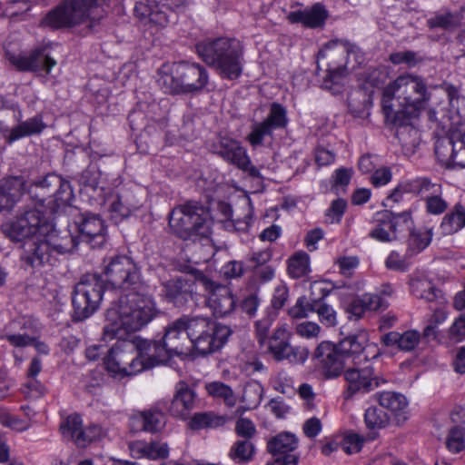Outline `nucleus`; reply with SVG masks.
<instances>
[{
	"mask_svg": "<svg viewBox=\"0 0 465 465\" xmlns=\"http://www.w3.org/2000/svg\"><path fill=\"white\" fill-rule=\"evenodd\" d=\"M153 300L140 291L124 293L106 312L103 339L125 337L147 325L156 315Z\"/></svg>",
	"mask_w": 465,
	"mask_h": 465,
	"instance_id": "obj_1",
	"label": "nucleus"
},
{
	"mask_svg": "<svg viewBox=\"0 0 465 465\" xmlns=\"http://www.w3.org/2000/svg\"><path fill=\"white\" fill-rule=\"evenodd\" d=\"M367 341V334L360 331L337 344L322 341L315 349L313 360L327 378L339 377L349 365H361L367 360V356H362Z\"/></svg>",
	"mask_w": 465,
	"mask_h": 465,
	"instance_id": "obj_2",
	"label": "nucleus"
},
{
	"mask_svg": "<svg viewBox=\"0 0 465 465\" xmlns=\"http://www.w3.org/2000/svg\"><path fill=\"white\" fill-rule=\"evenodd\" d=\"M200 57L214 67L222 78L235 80L242 73V48L239 41L225 37L201 42L196 45Z\"/></svg>",
	"mask_w": 465,
	"mask_h": 465,
	"instance_id": "obj_3",
	"label": "nucleus"
},
{
	"mask_svg": "<svg viewBox=\"0 0 465 465\" xmlns=\"http://www.w3.org/2000/svg\"><path fill=\"white\" fill-rule=\"evenodd\" d=\"M430 99L423 79L413 74H402L391 83L383 91L382 108L385 102L394 104L404 115H418Z\"/></svg>",
	"mask_w": 465,
	"mask_h": 465,
	"instance_id": "obj_4",
	"label": "nucleus"
},
{
	"mask_svg": "<svg viewBox=\"0 0 465 465\" xmlns=\"http://www.w3.org/2000/svg\"><path fill=\"white\" fill-rule=\"evenodd\" d=\"M212 220L209 210L196 201H188L169 214L173 232L183 240L209 242Z\"/></svg>",
	"mask_w": 465,
	"mask_h": 465,
	"instance_id": "obj_5",
	"label": "nucleus"
},
{
	"mask_svg": "<svg viewBox=\"0 0 465 465\" xmlns=\"http://www.w3.org/2000/svg\"><path fill=\"white\" fill-rule=\"evenodd\" d=\"M117 339L104 359L109 372L114 375L130 376L156 366L150 353L142 350V343L145 340L130 341L124 337Z\"/></svg>",
	"mask_w": 465,
	"mask_h": 465,
	"instance_id": "obj_6",
	"label": "nucleus"
},
{
	"mask_svg": "<svg viewBox=\"0 0 465 465\" xmlns=\"http://www.w3.org/2000/svg\"><path fill=\"white\" fill-rule=\"evenodd\" d=\"M191 347L188 315H183L168 324L162 341L147 340L142 343V350L150 353L156 365L168 362L173 356L186 354Z\"/></svg>",
	"mask_w": 465,
	"mask_h": 465,
	"instance_id": "obj_7",
	"label": "nucleus"
},
{
	"mask_svg": "<svg viewBox=\"0 0 465 465\" xmlns=\"http://www.w3.org/2000/svg\"><path fill=\"white\" fill-rule=\"evenodd\" d=\"M188 324L192 347L202 355L219 351L232 334L229 326L207 316L188 315Z\"/></svg>",
	"mask_w": 465,
	"mask_h": 465,
	"instance_id": "obj_8",
	"label": "nucleus"
},
{
	"mask_svg": "<svg viewBox=\"0 0 465 465\" xmlns=\"http://www.w3.org/2000/svg\"><path fill=\"white\" fill-rule=\"evenodd\" d=\"M208 80V73L203 65L180 62L173 65L170 73H163L158 83L166 93L193 94L202 91Z\"/></svg>",
	"mask_w": 465,
	"mask_h": 465,
	"instance_id": "obj_9",
	"label": "nucleus"
},
{
	"mask_svg": "<svg viewBox=\"0 0 465 465\" xmlns=\"http://www.w3.org/2000/svg\"><path fill=\"white\" fill-rule=\"evenodd\" d=\"M97 7V0H66L49 11L41 25L57 30L73 27L86 19L93 21V14Z\"/></svg>",
	"mask_w": 465,
	"mask_h": 465,
	"instance_id": "obj_10",
	"label": "nucleus"
},
{
	"mask_svg": "<svg viewBox=\"0 0 465 465\" xmlns=\"http://www.w3.org/2000/svg\"><path fill=\"white\" fill-rule=\"evenodd\" d=\"M104 282L97 274H84L73 292V320L81 322L98 310L103 300Z\"/></svg>",
	"mask_w": 465,
	"mask_h": 465,
	"instance_id": "obj_11",
	"label": "nucleus"
},
{
	"mask_svg": "<svg viewBox=\"0 0 465 465\" xmlns=\"http://www.w3.org/2000/svg\"><path fill=\"white\" fill-rule=\"evenodd\" d=\"M48 228L50 222L37 209H29L1 225L5 236L15 242L41 236Z\"/></svg>",
	"mask_w": 465,
	"mask_h": 465,
	"instance_id": "obj_12",
	"label": "nucleus"
},
{
	"mask_svg": "<svg viewBox=\"0 0 465 465\" xmlns=\"http://www.w3.org/2000/svg\"><path fill=\"white\" fill-rule=\"evenodd\" d=\"M37 197L43 206L48 207L53 213L61 206L70 204L74 198L73 189L68 181L60 175L51 173L34 184Z\"/></svg>",
	"mask_w": 465,
	"mask_h": 465,
	"instance_id": "obj_13",
	"label": "nucleus"
},
{
	"mask_svg": "<svg viewBox=\"0 0 465 465\" xmlns=\"http://www.w3.org/2000/svg\"><path fill=\"white\" fill-rule=\"evenodd\" d=\"M346 53L343 46L338 48L327 46L318 54L317 70H321L322 65L326 66V74L322 76V85L333 94L341 92L342 81L348 74L344 64Z\"/></svg>",
	"mask_w": 465,
	"mask_h": 465,
	"instance_id": "obj_14",
	"label": "nucleus"
},
{
	"mask_svg": "<svg viewBox=\"0 0 465 465\" xmlns=\"http://www.w3.org/2000/svg\"><path fill=\"white\" fill-rule=\"evenodd\" d=\"M104 273L106 281L114 288L129 291H139L140 272L135 262L128 256L119 255L111 258L104 266Z\"/></svg>",
	"mask_w": 465,
	"mask_h": 465,
	"instance_id": "obj_15",
	"label": "nucleus"
},
{
	"mask_svg": "<svg viewBox=\"0 0 465 465\" xmlns=\"http://www.w3.org/2000/svg\"><path fill=\"white\" fill-rule=\"evenodd\" d=\"M196 282L206 292V305L216 317H223L235 308V300L231 290L215 282L202 272H196Z\"/></svg>",
	"mask_w": 465,
	"mask_h": 465,
	"instance_id": "obj_16",
	"label": "nucleus"
},
{
	"mask_svg": "<svg viewBox=\"0 0 465 465\" xmlns=\"http://www.w3.org/2000/svg\"><path fill=\"white\" fill-rule=\"evenodd\" d=\"M343 376L347 383L343 391L345 400L351 399L357 393H368L385 382V380L380 378L371 366L349 365Z\"/></svg>",
	"mask_w": 465,
	"mask_h": 465,
	"instance_id": "obj_17",
	"label": "nucleus"
},
{
	"mask_svg": "<svg viewBox=\"0 0 465 465\" xmlns=\"http://www.w3.org/2000/svg\"><path fill=\"white\" fill-rule=\"evenodd\" d=\"M186 0H145L135 4L134 12L137 17L164 26L175 18L174 10L184 5Z\"/></svg>",
	"mask_w": 465,
	"mask_h": 465,
	"instance_id": "obj_18",
	"label": "nucleus"
},
{
	"mask_svg": "<svg viewBox=\"0 0 465 465\" xmlns=\"http://www.w3.org/2000/svg\"><path fill=\"white\" fill-rule=\"evenodd\" d=\"M411 190L423 200L427 214L440 216L448 210L449 203L442 198L440 183L432 182L429 177L420 176V180L411 186Z\"/></svg>",
	"mask_w": 465,
	"mask_h": 465,
	"instance_id": "obj_19",
	"label": "nucleus"
},
{
	"mask_svg": "<svg viewBox=\"0 0 465 465\" xmlns=\"http://www.w3.org/2000/svg\"><path fill=\"white\" fill-rule=\"evenodd\" d=\"M289 334L285 328H277L270 337L268 348L276 361L287 360L291 363H303L308 356L309 350L305 347H292L289 343Z\"/></svg>",
	"mask_w": 465,
	"mask_h": 465,
	"instance_id": "obj_20",
	"label": "nucleus"
},
{
	"mask_svg": "<svg viewBox=\"0 0 465 465\" xmlns=\"http://www.w3.org/2000/svg\"><path fill=\"white\" fill-rule=\"evenodd\" d=\"M383 113L388 121L397 125L396 137L407 150L415 149L420 143V131L409 124L414 115H404L401 110H396L394 104H384Z\"/></svg>",
	"mask_w": 465,
	"mask_h": 465,
	"instance_id": "obj_21",
	"label": "nucleus"
},
{
	"mask_svg": "<svg viewBox=\"0 0 465 465\" xmlns=\"http://www.w3.org/2000/svg\"><path fill=\"white\" fill-rule=\"evenodd\" d=\"M75 235L80 242L89 243L93 248L104 244L105 227L98 214L84 213L76 216L74 222Z\"/></svg>",
	"mask_w": 465,
	"mask_h": 465,
	"instance_id": "obj_22",
	"label": "nucleus"
},
{
	"mask_svg": "<svg viewBox=\"0 0 465 465\" xmlns=\"http://www.w3.org/2000/svg\"><path fill=\"white\" fill-rule=\"evenodd\" d=\"M298 439L290 432H282L267 442V450L276 458L266 465H297L299 457L294 451Z\"/></svg>",
	"mask_w": 465,
	"mask_h": 465,
	"instance_id": "obj_23",
	"label": "nucleus"
},
{
	"mask_svg": "<svg viewBox=\"0 0 465 465\" xmlns=\"http://www.w3.org/2000/svg\"><path fill=\"white\" fill-rule=\"evenodd\" d=\"M197 272V270L193 272L194 275L193 280L187 278H176L168 281L164 284L165 297L169 302H173L174 306L183 307L190 301L193 300L196 293L195 289L197 286H200L196 282Z\"/></svg>",
	"mask_w": 465,
	"mask_h": 465,
	"instance_id": "obj_24",
	"label": "nucleus"
},
{
	"mask_svg": "<svg viewBox=\"0 0 465 465\" xmlns=\"http://www.w3.org/2000/svg\"><path fill=\"white\" fill-rule=\"evenodd\" d=\"M396 217L403 218L407 221L410 218L409 212L393 213L388 210L379 212L375 215L376 226L370 232V236L380 242H391L397 239L396 235Z\"/></svg>",
	"mask_w": 465,
	"mask_h": 465,
	"instance_id": "obj_25",
	"label": "nucleus"
},
{
	"mask_svg": "<svg viewBox=\"0 0 465 465\" xmlns=\"http://www.w3.org/2000/svg\"><path fill=\"white\" fill-rule=\"evenodd\" d=\"M9 61L21 71L45 70L47 74L56 64V61L49 56L45 48L35 50L29 55H12Z\"/></svg>",
	"mask_w": 465,
	"mask_h": 465,
	"instance_id": "obj_26",
	"label": "nucleus"
},
{
	"mask_svg": "<svg viewBox=\"0 0 465 465\" xmlns=\"http://www.w3.org/2000/svg\"><path fill=\"white\" fill-rule=\"evenodd\" d=\"M41 236L46 239L50 249L56 254L71 253L79 244L77 237L70 229L56 230L52 223L47 232Z\"/></svg>",
	"mask_w": 465,
	"mask_h": 465,
	"instance_id": "obj_27",
	"label": "nucleus"
},
{
	"mask_svg": "<svg viewBox=\"0 0 465 465\" xmlns=\"http://www.w3.org/2000/svg\"><path fill=\"white\" fill-rule=\"evenodd\" d=\"M46 128L41 114H36L26 120H19L17 124L6 131L5 140L11 144L20 139L38 135Z\"/></svg>",
	"mask_w": 465,
	"mask_h": 465,
	"instance_id": "obj_28",
	"label": "nucleus"
},
{
	"mask_svg": "<svg viewBox=\"0 0 465 465\" xmlns=\"http://www.w3.org/2000/svg\"><path fill=\"white\" fill-rule=\"evenodd\" d=\"M217 154L240 169H247L250 164L246 150L237 141L228 137L220 139Z\"/></svg>",
	"mask_w": 465,
	"mask_h": 465,
	"instance_id": "obj_29",
	"label": "nucleus"
},
{
	"mask_svg": "<svg viewBox=\"0 0 465 465\" xmlns=\"http://www.w3.org/2000/svg\"><path fill=\"white\" fill-rule=\"evenodd\" d=\"M196 393L188 384L180 381L176 385V392L170 406L172 415L185 419L195 406Z\"/></svg>",
	"mask_w": 465,
	"mask_h": 465,
	"instance_id": "obj_30",
	"label": "nucleus"
},
{
	"mask_svg": "<svg viewBox=\"0 0 465 465\" xmlns=\"http://www.w3.org/2000/svg\"><path fill=\"white\" fill-rule=\"evenodd\" d=\"M460 134L450 132L448 137L439 141L435 152L439 155H446L450 152V159L454 165L465 167V143L460 140Z\"/></svg>",
	"mask_w": 465,
	"mask_h": 465,
	"instance_id": "obj_31",
	"label": "nucleus"
},
{
	"mask_svg": "<svg viewBox=\"0 0 465 465\" xmlns=\"http://www.w3.org/2000/svg\"><path fill=\"white\" fill-rule=\"evenodd\" d=\"M25 252V261L33 267L45 263L53 264L55 261L54 256L56 253L52 252L46 239L43 236L33 239L32 243L28 245Z\"/></svg>",
	"mask_w": 465,
	"mask_h": 465,
	"instance_id": "obj_32",
	"label": "nucleus"
},
{
	"mask_svg": "<svg viewBox=\"0 0 465 465\" xmlns=\"http://www.w3.org/2000/svg\"><path fill=\"white\" fill-rule=\"evenodd\" d=\"M25 191L23 177L12 176L0 184V212L11 209Z\"/></svg>",
	"mask_w": 465,
	"mask_h": 465,
	"instance_id": "obj_33",
	"label": "nucleus"
},
{
	"mask_svg": "<svg viewBox=\"0 0 465 465\" xmlns=\"http://www.w3.org/2000/svg\"><path fill=\"white\" fill-rule=\"evenodd\" d=\"M129 450L132 456L135 459H165L169 454L168 445L166 443H160L156 441H132L129 443Z\"/></svg>",
	"mask_w": 465,
	"mask_h": 465,
	"instance_id": "obj_34",
	"label": "nucleus"
},
{
	"mask_svg": "<svg viewBox=\"0 0 465 465\" xmlns=\"http://www.w3.org/2000/svg\"><path fill=\"white\" fill-rule=\"evenodd\" d=\"M420 340V333L414 330H409L402 333L390 331L381 337V342L387 347L397 346L400 351H412Z\"/></svg>",
	"mask_w": 465,
	"mask_h": 465,
	"instance_id": "obj_35",
	"label": "nucleus"
},
{
	"mask_svg": "<svg viewBox=\"0 0 465 465\" xmlns=\"http://www.w3.org/2000/svg\"><path fill=\"white\" fill-rule=\"evenodd\" d=\"M464 14L465 9L463 8L454 11L441 9L427 20V25L430 29L440 28L451 31L461 25L464 20Z\"/></svg>",
	"mask_w": 465,
	"mask_h": 465,
	"instance_id": "obj_36",
	"label": "nucleus"
},
{
	"mask_svg": "<svg viewBox=\"0 0 465 465\" xmlns=\"http://www.w3.org/2000/svg\"><path fill=\"white\" fill-rule=\"evenodd\" d=\"M378 401L382 408L391 411L395 415L398 425L407 420L405 410L408 402L402 394L394 391H383L378 394Z\"/></svg>",
	"mask_w": 465,
	"mask_h": 465,
	"instance_id": "obj_37",
	"label": "nucleus"
},
{
	"mask_svg": "<svg viewBox=\"0 0 465 465\" xmlns=\"http://www.w3.org/2000/svg\"><path fill=\"white\" fill-rule=\"evenodd\" d=\"M294 22L302 23L311 28L322 27L328 16V12L321 4H315L310 8L292 13Z\"/></svg>",
	"mask_w": 465,
	"mask_h": 465,
	"instance_id": "obj_38",
	"label": "nucleus"
},
{
	"mask_svg": "<svg viewBox=\"0 0 465 465\" xmlns=\"http://www.w3.org/2000/svg\"><path fill=\"white\" fill-rule=\"evenodd\" d=\"M411 290L414 296L429 302H436L441 305L446 302L441 291L427 278L413 279L411 282Z\"/></svg>",
	"mask_w": 465,
	"mask_h": 465,
	"instance_id": "obj_39",
	"label": "nucleus"
},
{
	"mask_svg": "<svg viewBox=\"0 0 465 465\" xmlns=\"http://www.w3.org/2000/svg\"><path fill=\"white\" fill-rule=\"evenodd\" d=\"M228 418L225 415H220L214 411H202L192 416L188 426L194 430L217 429L224 426Z\"/></svg>",
	"mask_w": 465,
	"mask_h": 465,
	"instance_id": "obj_40",
	"label": "nucleus"
},
{
	"mask_svg": "<svg viewBox=\"0 0 465 465\" xmlns=\"http://www.w3.org/2000/svg\"><path fill=\"white\" fill-rule=\"evenodd\" d=\"M465 226V207L458 203L444 215L440 229L444 234H453Z\"/></svg>",
	"mask_w": 465,
	"mask_h": 465,
	"instance_id": "obj_41",
	"label": "nucleus"
},
{
	"mask_svg": "<svg viewBox=\"0 0 465 465\" xmlns=\"http://www.w3.org/2000/svg\"><path fill=\"white\" fill-rule=\"evenodd\" d=\"M63 439L72 441L77 446V439L81 438L83 430V420L80 415L73 413L64 418L59 426Z\"/></svg>",
	"mask_w": 465,
	"mask_h": 465,
	"instance_id": "obj_42",
	"label": "nucleus"
},
{
	"mask_svg": "<svg viewBox=\"0 0 465 465\" xmlns=\"http://www.w3.org/2000/svg\"><path fill=\"white\" fill-rule=\"evenodd\" d=\"M204 388L209 396L223 400L228 407H233L237 402V397L232 389L222 381H215L207 382Z\"/></svg>",
	"mask_w": 465,
	"mask_h": 465,
	"instance_id": "obj_43",
	"label": "nucleus"
},
{
	"mask_svg": "<svg viewBox=\"0 0 465 465\" xmlns=\"http://www.w3.org/2000/svg\"><path fill=\"white\" fill-rule=\"evenodd\" d=\"M312 292L317 290L322 293V297L317 301V306L315 307V312L318 313L319 319L322 324L327 327L336 325L337 317L336 312L332 307L322 302V299L328 295V292H325L323 288L320 286V283L314 282L311 287Z\"/></svg>",
	"mask_w": 465,
	"mask_h": 465,
	"instance_id": "obj_44",
	"label": "nucleus"
},
{
	"mask_svg": "<svg viewBox=\"0 0 465 465\" xmlns=\"http://www.w3.org/2000/svg\"><path fill=\"white\" fill-rule=\"evenodd\" d=\"M136 418L141 421L143 430L150 433L161 431L165 424L164 414L158 410L142 411Z\"/></svg>",
	"mask_w": 465,
	"mask_h": 465,
	"instance_id": "obj_45",
	"label": "nucleus"
},
{
	"mask_svg": "<svg viewBox=\"0 0 465 465\" xmlns=\"http://www.w3.org/2000/svg\"><path fill=\"white\" fill-rule=\"evenodd\" d=\"M255 452L252 442L249 440H236L229 451V457L236 463L249 462Z\"/></svg>",
	"mask_w": 465,
	"mask_h": 465,
	"instance_id": "obj_46",
	"label": "nucleus"
},
{
	"mask_svg": "<svg viewBox=\"0 0 465 465\" xmlns=\"http://www.w3.org/2000/svg\"><path fill=\"white\" fill-rule=\"evenodd\" d=\"M309 271V256L306 252H297L288 260V272L291 277L301 278Z\"/></svg>",
	"mask_w": 465,
	"mask_h": 465,
	"instance_id": "obj_47",
	"label": "nucleus"
},
{
	"mask_svg": "<svg viewBox=\"0 0 465 465\" xmlns=\"http://www.w3.org/2000/svg\"><path fill=\"white\" fill-rule=\"evenodd\" d=\"M273 131L284 129L288 124L286 109L280 104L272 103L267 117L263 120Z\"/></svg>",
	"mask_w": 465,
	"mask_h": 465,
	"instance_id": "obj_48",
	"label": "nucleus"
},
{
	"mask_svg": "<svg viewBox=\"0 0 465 465\" xmlns=\"http://www.w3.org/2000/svg\"><path fill=\"white\" fill-rule=\"evenodd\" d=\"M262 385L259 381H252L244 386L242 401L250 408H255L262 402Z\"/></svg>",
	"mask_w": 465,
	"mask_h": 465,
	"instance_id": "obj_49",
	"label": "nucleus"
},
{
	"mask_svg": "<svg viewBox=\"0 0 465 465\" xmlns=\"http://www.w3.org/2000/svg\"><path fill=\"white\" fill-rule=\"evenodd\" d=\"M447 449L452 453H459L465 448V428L455 425L453 426L447 436L446 440Z\"/></svg>",
	"mask_w": 465,
	"mask_h": 465,
	"instance_id": "obj_50",
	"label": "nucleus"
},
{
	"mask_svg": "<svg viewBox=\"0 0 465 465\" xmlns=\"http://www.w3.org/2000/svg\"><path fill=\"white\" fill-rule=\"evenodd\" d=\"M364 420L369 429H382L387 426L390 418L383 410L370 407L365 411Z\"/></svg>",
	"mask_w": 465,
	"mask_h": 465,
	"instance_id": "obj_51",
	"label": "nucleus"
},
{
	"mask_svg": "<svg viewBox=\"0 0 465 465\" xmlns=\"http://www.w3.org/2000/svg\"><path fill=\"white\" fill-rule=\"evenodd\" d=\"M133 210L134 206L128 204L126 201L124 200V197L121 195H116L114 198H113L109 206L111 218L115 223H118L122 221L124 218L128 217Z\"/></svg>",
	"mask_w": 465,
	"mask_h": 465,
	"instance_id": "obj_52",
	"label": "nucleus"
},
{
	"mask_svg": "<svg viewBox=\"0 0 465 465\" xmlns=\"http://www.w3.org/2000/svg\"><path fill=\"white\" fill-rule=\"evenodd\" d=\"M431 229L412 231L409 237V247L415 252L424 250L431 242Z\"/></svg>",
	"mask_w": 465,
	"mask_h": 465,
	"instance_id": "obj_53",
	"label": "nucleus"
},
{
	"mask_svg": "<svg viewBox=\"0 0 465 465\" xmlns=\"http://www.w3.org/2000/svg\"><path fill=\"white\" fill-rule=\"evenodd\" d=\"M318 299L308 301L305 296L300 297L295 305L289 310V315L293 319H301L308 316L309 312H315Z\"/></svg>",
	"mask_w": 465,
	"mask_h": 465,
	"instance_id": "obj_54",
	"label": "nucleus"
},
{
	"mask_svg": "<svg viewBox=\"0 0 465 465\" xmlns=\"http://www.w3.org/2000/svg\"><path fill=\"white\" fill-rule=\"evenodd\" d=\"M273 130L264 122L255 123L252 126V131L247 136V140L252 146L256 147L263 143L265 136H272Z\"/></svg>",
	"mask_w": 465,
	"mask_h": 465,
	"instance_id": "obj_55",
	"label": "nucleus"
},
{
	"mask_svg": "<svg viewBox=\"0 0 465 465\" xmlns=\"http://www.w3.org/2000/svg\"><path fill=\"white\" fill-rule=\"evenodd\" d=\"M105 434L104 430L97 424L83 427L81 438L77 440V447L84 448L94 440H99Z\"/></svg>",
	"mask_w": 465,
	"mask_h": 465,
	"instance_id": "obj_56",
	"label": "nucleus"
},
{
	"mask_svg": "<svg viewBox=\"0 0 465 465\" xmlns=\"http://www.w3.org/2000/svg\"><path fill=\"white\" fill-rule=\"evenodd\" d=\"M420 180V177H416L414 179H411L400 183L393 192L386 198L385 203H383L386 207H391V203H399L403 193H412L415 194L414 191H411V186L417 183Z\"/></svg>",
	"mask_w": 465,
	"mask_h": 465,
	"instance_id": "obj_57",
	"label": "nucleus"
},
{
	"mask_svg": "<svg viewBox=\"0 0 465 465\" xmlns=\"http://www.w3.org/2000/svg\"><path fill=\"white\" fill-rule=\"evenodd\" d=\"M347 208V203L343 199H336L331 202V206L326 210V223H339Z\"/></svg>",
	"mask_w": 465,
	"mask_h": 465,
	"instance_id": "obj_58",
	"label": "nucleus"
},
{
	"mask_svg": "<svg viewBox=\"0 0 465 465\" xmlns=\"http://www.w3.org/2000/svg\"><path fill=\"white\" fill-rule=\"evenodd\" d=\"M356 94L362 97V99L360 101L361 104H357L356 98H351L349 101L350 111L355 117H362L369 114L368 110L371 105V96L368 95L365 92L361 91L357 92Z\"/></svg>",
	"mask_w": 465,
	"mask_h": 465,
	"instance_id": "obj_59",
	"label": "nucleus"
},
{
	"mask_svg": "<svg viewBox=\"0 0 465 465\" xmlns=\"http://www.w3.org/2000/svg\"><path fill=\"white\" fill-rule=\"evenodd\" d=\"M42 371V361L39 357H34L29 364L27 370V376L30 379L28 381V387L30 389H35L40 394L45 392L43 385L39 384L35 378Z\"/></svg>",
	"mask_w": 465,
	"mask_h": 465,
	"instance_id": "obj_60",
	"label": "nucleus"
},
{
	"mask_svg": "<svg viewBox=\"0 0 465 465\" xmlns=\"http://www.w3.org/2000/svg\"><path fill=\"white\" fill-rule=\"evenodd\" d=\"M272 259V252L270 249L252 252L247 259V268L254 270L256 268L266 266V263Z\"/></svg>",
	"mask_w": 465,
	"mask_h": 465,
	"instance_id": "obj_61",
	"label": "nucleus"
},
{
	"mask_svg": "<svg viewBox=\"0 0 465 465\" xmlns=\"http://www.w3.org/2000/svg\"><path fill=\"white\" fill-rule=\"evenodd\" d=\"M362 302L367 311H377L380 309H386L388 302L379 294L375 293H364L361 296Z\"/></svg>",
	"mask_w": 465,
	"mask_h": 465,
	"instance_id": "obj_62",
	"label": "nucleus"
},
{
	"mask_svg": "<svg viewBox=\"0 0 465 465\" xmlns=\"http://www.w3.org/2000/svg\"><path fill=\"white\" fill-rule=\"evenodd\" d=\"M235 432L239 437L245 438L244 440H251L256 432V429L252 421L249 419L241 418L236 421Z\"/></svg>",
	"mask_w": 465,
	"mask_h": 465,
	"instance_id": "obj_63",
	"label": "nucleus"
},
{
	"mask_svg": "<svg viewBox=\"0 0 465 465\" xmlns=\"http://www.w3.org/2000/svg\"><path fill=\"white\" fill-rule=\"evenodd\" d=\"M449 338L460 342L465 340V315L457 318L449 329Z\"/></svg>",
	"mask_w": 465,
	"mask_h": 465,
	"instance_id": "obj_64",
	"label": "nucleus"
}]
</instances>
